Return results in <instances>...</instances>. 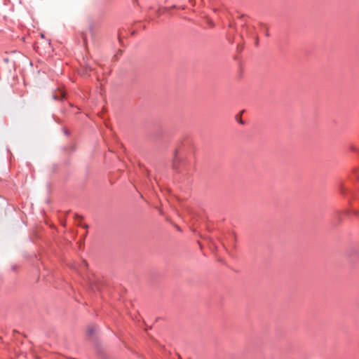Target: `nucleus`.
I'll list each match as a JSON object with an SVG mask.
<instances>
[{
    "mask_svg": "<svg viewBox=\"0 0 359 359\" xmlns=\"http://www.w3.org/2000/svg\"><path fill=\"white\" fill-rule=\"evenodd\" d=\"M351 180H355L359 182V168H355L353 170L352 175L350 177Z\"/></svg>",
    "mask_w": 359,
    "mask_h": 359,
    "instance_id": "4",
    "label": "nucleus"
},
{
    "mask_svg": "<svg viewBox=\"0 0 359 359\" xmlns=\"http://www.w3.org/2000/svg\"><path fill=\"white\" fill-rule=\"evenodd\" d=\"M81 36L85 45L87 44L89 38L93 39L94 36V28L93 24H89L85 30L81 33Z\"/></svg>",
    "mask_w": 359,
    "mask_h": 359,
    "instance_id": "2",
    "label": "nucleus"
},
{
    "mask_svg": "<svg viewBox=\"0 0 359 359\" xmlns=\"http://www.w3.org/2000/svg\"><path fill=\"white\" fill-rule=\"evenodd\" d=\"M53 98H54L55 100H57V99H58V97H57V95H53Z\"/></svg>",
    "mask_w": 359,
    "mask_h": 359,
    "instance_id": "10",
    "label": "nucleus"
},
{
    "mask_svg": "<svg viewBox=\"0 0 359 359\" xmlns=\"http://www.w3.org/2000/svg\"><path fill=\"white\" fill-rule=\"evenodd\" d=\"M156 13L158 15H161L162 14V12L161 11L160 9H158L157 11H156Z\"/></svg>",
    "mask_w": 359,
    "mask_h": 359,
    "instance_id": "8",
    "label": "nucleus"
},
{
    "mask_svg": "<svg viewBox=\"0 0 359 359\" xmlns=\"http://www.w3.org/2000/svg\"><path fill=\"white\" fill-rule=\"evenodd\" d=\"M350 149L352 151H354V152H357L358 151V149L353 146V145H351L350 147Z\"/></svg>",
    "mask_w": 359,
    "mask_h": 359,
    "instance_id": "7",
    "label": "nucleus"
},
{
    "mask_svg": "<svg viewBox=\"0 0 359 359\" xmlns=\"http://www.w3.org/2000/svg\"><path fill=\"white\" fill-rule=\"evenodd\" d=\"M339 191L341 194L345 196L348 193V189L343 184L340 186Z\"/></svg>",
    "mask_w": 359,
    "mask_h": 359,
    "instance_id": "6",
    "label": "nucleus"
},
{
    "mask_svg": "<svg viewBox=\"0 0 359 359\" xmlns=\"http://www.w3.org/2000/svg\"><path fill=\"white\" fill-rule=\"evenodd\" d=\"M256 45L257 46L258 45V39H257V41H256Z\"/></svg>",
    "mask_w": 359,
    "mask_h": 359,
    "instance_id": "11",
    "label": "nucleus"
},
{
    "mask_svg": "<svg viewBox=\"0 0 359 359\" xmlns=\"http://www.w3.org/2000/svg\"><path fill=\"white\" fill-rule=\"evenodd\" d=\"M343 214L345 215L349 216L350 215H353L356 217H359V210L355 209L346 210L343 212Z\"/></svg>",
    "mask_w": 359,
    "mask_h": 359,
    "instance_id": "3",
    "label": "nucleus"
},
{
    "mask_svg": "<svg viewBox=\"0 0 359 359\" xmlns=\"http://www.w3.org/2000/svg\"><path fill=\"white\" fill-rule=\"evenodd\" d=\"M95 332V326H90L88 328V330H87V334L88 336H93Z\"/></svg>",
    "mask_w": 359,
    "mask_h": 359,
    "instance_id": "5",
    "label": "nucleus"
},
{
    "mask_svg": "<svg viewBox=\"0 0 359 359\" xmlns=\"http://www.w3.org/2000/svg\"><path fill=\"white\" fill-rule=\"evenodd\" d=\"M187 161L182 159V158L180 156L178 151H176L175 153L172 167L173 169L175 170L177 172H181L182 170V168H185L187 165Z\"/></svg>",
    "mask_w": 359,
    "mask_h": 359,
    "instance_id": "1",
    "label": "nucleus"
},
{
    "mask_svg": "<svg viewBox=\"0 0 359 359\" xmlns=\"http://www.w3.org/2000/svg\"><path fill=\"white\" fill-rule=\"evenodd\" d=\"M60 97H61V100H62L65 97V95L63 93H60Z\"/></svg>",
    "mask_w": 359,
    "mask_h": 359,
    "instance_id": "9",
    "label": "nucleus"
}]
</instances>
